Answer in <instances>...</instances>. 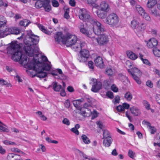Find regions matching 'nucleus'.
Listing matches in <instances>:
<instances>
[{
  "label": "nucleus",
  "instance_id": "obj_1",
  "mask_svg": "<svg viewBox=\"0 0 160 160\" xmlns=\"http://www.w3.org/2000/svg\"><path fill=\"white\" fill-rule=\"evenodd\" d=\"M20 49L19 45L12 42L10 47L8 48V52L12 55V58L14 61H20L21 64H23L28 68L34 70L36 73L33 77L37 76L40 78L45 77L47 73L43 71L50 70L51 66L48 63L40 62L34 57L28 59V57L23 54Z\"/></svg>",
  "mask_w": 160,
  "mask_h": 160
},
{
  "label": "nucleus",
  "instance_id": "obj_2",
  "mask_svg": "<svg viewBox=\"0 0 160 160\" xmlns=\"http://www.w3.org/2000/svg\"><path fill=\"white\" fill-rule=\"evenodd\" d=\"M63 39L64 44H66L67 47H71L75 51H79L85 45V42L81 43L79 41L77 40L75 36L69 33H67Z\"/></svg>",
  "mask_w": 160,
  "mask_h": 160
},
{
  "label": "nucleus",
  "instance_id": "obj_3",
  "mask_svg": "<svg viewBox=\"0 0 160 160\" xmlns=\"http://www.w3.org/2000/svg\"><path fill=\"white\" fill-rule=\"evenodd\" d=\"M90 23L92 24L93 31L95 34L98 35L104 31L105 28L103 25L96 20L94 19L91 20Z\"/></svg>",
  "mask_w": 160,
  "mask_h": 160
},
{
  "label": "nucleus",
  "instance_id": "obj_4",
  "mask_svg": "<svg viewBox=\"0 0 160 160\" xmlns=\"http://www.w3.org/2000/svg\"><path fill=\"white\" fill-rule=\"evenodd\" d=\"M119 22V18L114 13L109 14L105 19L106 23L113 27H117L118 24Z\"/></svg>",
  "mask_w": 160,
  "mask_h": 160
},
{
  "label": "nucleus",
  "instance_id": "obj_5",
  "mask_svg": "<svg viewBox=\"0 0 160 160\" xmlns=\"http://www.w3.org/2000/svg\"><path fill=\"white\" fill-rule=\"evenodd\" d=\"M35 6L37 8H39L43 7L45 11L49 12L51 10L50 0H37L35 3Z\"/></svg>",
  "mask_w": 160,
  "mask_h": 160
},
{
  "label": "nucleus",
  "instance_id": "obj_6",
  "mask_svg": "<svg viewBox=\"0 0 160 160\" xmlns=\"http://www.w3.org/2000/svg\"><path fill=\"white\" fill-rule=\"evenodd\" d=\"M128 72L132 75V78L139 84H140L141 81L139 77L142 75V72L137 68H134L131 69H128Z\"/></svg>",
  "mask_w": 160,
  "mask_h": 160
},
{
  "label": "nucleus",
  "instance_id": "obj_7",
  "mask_svg": "<svg viewBox=\"0 0 160 160\" xmlns=\"http://www.w3.org/2000/svg\"><path fill=\"white\" fill-rule=\"evenodd\" d=\"M78 16L79 18L84 22H88L90 23V20L93 19L90 15L89 12L85 9L83 8L80 10Z\"/></svg>",
  "mask_w": 160,
  "mask_h": 160
},
{
  "label": "nucleus",
  "instance_id": "obj_8",
  "mask_svg": "<svg viewBox=\"0 0 160 160\" xmlns=\"http://www.w3.org/2000/svg\"><path fill=\"white\" fill-rule=\"evenodd\" d=\"M86 45L83 47L79 51H77L80 52L81 56L78 58V60L80 62H85L88 58L89 56V52L86 49H82Z\"/></svg>",
  "mask_w": 160,
  "mask_h": 160
},
{
  "label": "nucleus",
  "instance_id": "obj_9",
  "mask_svg": "<svg viewBox=\"0 0 160 160\" xmlns=\"http://www.w3.org/2000/svg\"><path fill=\"white\" fill-rule=\"evenodd\" d=\"M94 39L100 45L106 44L109 41L108 36L104 34H100L98 38H95L94 37Z\"/></svg>",
  "mask_w": 160,
  "mask_h": 160
},
{
  "label": "nucleus",
  "instance_id": "obj_10",
  "mask_svg": "<svg viewBox=\"0 0 160 160\" xmlns=\"http://www.w3.org/2000/svg\"><path fill=\"white\" fill-rule=\"evenodd\" d=\"M93 82L92 85L91 90L92 92H98L102 88V84L99 81H97V79H92Z\"/></svg>",
  "mask_w": 160,
  "mask_h": 160
},
{
  "label": "nucleus",
  "instance_id": "obj_11",
  "mask_svg": "<svg viewBox=\"0 0 160 160\" xmlns=\"http://www.w3.org/2000/svg\"><path fill=\"white\" fill-rule=\"evenodd\" d=\"M25 46H24L23 48L26 54L31 57L33 56L34 50L31 47L32 44L31 43H26V42H25Z\"/></svg>",
  "mask_w": 160,
  "mask_h": 160
},
{
  "label": "nucleus",
  "instance_id": "obj_12",
  "mask_svg": "<svg viewBox=\"0 0 160 160\" xmlns=\"http://www.w3.org/2000/svg\"><path fill=\"white\" fill-rule=\"evenodd\" d=\"M158 44L157 41L154 38L150 39L147 43V46L149 48H152L157 46Z\"/></svg>",
  "mask_w": 160,
  "mask_h": 160
},
{
  "label": "nucleus",
  "instance_id": "obj_13",
  "mask_svg": "<svg viewBox=\"0 0 160 160\" xmlns=\"http://www.w3.org/2000/svg\"><path fill=\"white\" fill-rule=\"evenodd\" d=\"M7 158L8 160H19L20 159H22L20 158V156L19 155L13 153H9Z\"/></svg>",
  "mask_w": 160,
  "mask_h": 160
},
{
  "label": "nucleus",
  "instance_id": "obj_14",
  "mask_svg": "<svg viewBox=\"0 0 160 160\" xmlns=\"http://www.w3.org/2000/svg\"><path fill=\"white\" fill-rule=\"evenodd\" d=\"M94 61L97 67H98L100 68H102L104 67L103 62L101 57L98 56L95 60Z\"/></svg>",
  "mask_w": 160,
  "mask_h": 160
},
{
  "label": "nucleus",
  "instance_id": "obj_15",
  "mask_svg": "<svg viewBox=\"0 0 160 160\" xmlns=\"http://www.w3.org/2000/svg\"><path fill=\"white\" fill-rule=\"evenodd\" d=\"M5 29L7 35L10 34H18L20 32L19 30L17 28H6Z\"/></svg>",
  "mask_w": 160,
  "mask_h": 160
},
{
  "label": "nucleus",
  "instance_id": "obj_16",
  "mask_svg": "<svg viewBox=\"0 0 160 160\" xmlns=\"http://www.w3.org/2000/svg\"><path fill=\"white\" fill-rule=\"evenodd\" d=\"M100 10L104 12H108L109 10L108 4L105 1L101 2L100 6Z\"/></svg>",
  "mask_w": 160,
  "mask_h": 160
},
{
  "label": "nucleus",
  "instance_id": "obj_17",
  "mask_svg": "<svg viewBox=\"0 0 160 160\" xmlns=\"http://www.w3.org/2000/svg\"><path fill=\"white\" fill-rule=\"evenodd\" d=\"M130 110L131 113L135 116H137L141 115L140 110L136 107L133 106L130 108Z\"/></svg>",
  "mask_w": 160,
  "mask_h": 160
},
{
  "label": "nucleus",
  "instance_id": "obj_18",
  "mask_svg": "<svg viewBox=\"0 0 160 160\" xmlns=\"http://www.w3.org/2000/svg\"><path fill=\"white\" fill-rule=\"evenodd\" d=\"M62 33L61 32H58L55 35L54 38L58 42L62 41L63 43V39L65 38V36H62Z\"/></svg>",
  "mask_w": 160,
  "mask_h": 160
},
{
  "label": "nucleus",
  "instance_id": "obj_19",
  "mask_svg": "<svg viewBox=\"0 0 160 160\" xmlns=\"http://www.w3.org/2000/svg\"><path fill=\"white\" fill-rule=\"evenodd\" d=\"M107 12L100 10H98L96 12V13L98 18L102 19H103L106 17L107 15Z\"/></svg>",
  "mask_w": 160,
  "mask_h": 160
},
{
  "label": "nucleus",
  "instance_id": "obj_20",
  "mask_svg": "<svg viewBox=\"0 0 160 160\" xmlns=\"http://www.w3.org/2000/svg\"><path fill=\"white\" fill-rule=\"evenodd\" d=\"M148 11L152 15L155 17H157L160 16L158 11L156 8L153 7L149 8Z\"/></svg>",
  "mask_w": 160,
  "mask_h": 160
},
{
  "label": "nucleus",
  "instance_id": "obj_21",
  "mask_svg": "<svg viewBox=\"0 0 160 160\" xmlns=\"http://www.w3.org/2000/svg\"><path fill=\"white\" fill-rule=\"evenodd\" d=\"M29 39L33 45H36L39 41V37L37 36L32 35L30 37Z\"/></svg>",
  "mask_w": 160,
  "mask_h": 160
},
{
  "label": "nucleus",
  "instance_id": "obj_22",
  "mask_svg": "<svg viewBox=\"0 0 160 160\" xmlns=\"http://www.w3.org/2000/svg\"><path fill=\"white\" fill-rule=\"evenodd\" d=\"M118 77L119 79L123 82L124 85H126L128 84V82H129L128 78L123 75L122 74L120 73L119 74Z\"/></svg>",
  "mask_w": 160,
  "mask_h": 160
},
{
  "label": "nucleus",
  "instance_id": "obj_23",
  "mask_svg": "<svg viewBox=\"0 0 160 160\" xmlns=\"http://www.w3.org/2000/svg\"><path fill=\"white\" fill-rule=\"evenodd\" d=\"M104 140L103 141V144L106 147H109L110 146L112 142V138H103Z\"/></svg>",
  "mask_w": 160,
  "mask_h": 160
},
{
  "label": "nucleus",
  "instance_id": "obj_24",
  "mask_svg": "<svg viewBox=\"0 0 160 160\" xmlns=\"http://www.w3.org/2000/svg\"><path fill=\"white\" fill-rule=\"evenodd\" d=\"M52 85L53 87V88L55 91L58 92L62 88V86L60 85H58L56 82H53Z\"/></svg>",
  "mask_w": 160,
  "mask_h": 160
},
{
  "label": "nucleus",
  "instance_id": "obj_25",
  "mask_svg": "<svg viewBox=\"0 0 160 160\" xmlns=\"http://www.w3.org/2000/svg\"><path fill=\"white\" fill-rule=\"evenodd\" d=\"M127 55L128 57L132 60H134L138 58V56L134 53L131 51L127 52Z\"/></svg>",
  "mask_w": 160,
  "mask_h": 160
},
{
  "label": "nucleus",
  "instance_id": "obj_26",
  "mask_svg": "<svg viewBox=\"0 0 160 160\" xmlns=\"http://www.w3.org/2000/svg\"><path fill=\"white\" fill-rule=\"evenodd\" d=\"M78 153L82 160H90L89 156L85 154L83 152L78 150Z\"/></svg>",
  "mask_w": 160,
  "mask_h": 160
},
{
  "label": "nucleus",
  "instance_id": "obj_27",
  "mask_svg": "<svg viewBox=\"0 0 160 160\" xmlns=\"http://www.w3.org/2000/svg\"><path fill=\"white\" fill-rule=\"evenodd\" d=\"M157 3V1L156 0H148L147 3V7L148 8H153Z\"/></svg>",
  "mask_w": 160,
  "mask_h": 160
},
{
  "label": "nucleus",
  "instance_id": "obj_28",
  "mask_svg": "<svg viewBox=\"0 0 160 160\" xmlns=\"http://www.w3.org/2000/svg\"><path fill=\"white\" fill-rule=\"evenodd\" d=\"M146 25L145 23H141L137 28V32H139L143 31L145 28Z\"/></svg>",
  "mask_w": 160,
  "mask_h": 160
},
{
  "label": "nucleus",
  "instance_id": "obj_29",
  "mask_svg": "<svg viewBox=\"0 0 160 160\" xmlns=\"http://www.w3.org/2000/svg\"><path fill=\"white\" fill-rule=\"evenodd\" d=\"M135 7L136 11L139 14L141 15L143 14V12L145 11L139 5H136Z\"/></svg>",
  "mask_w": 160,
  "mask_h": 160
},
{
  "label": "nucleus",
  "instance_id": "obj_30",
  "mask_svg": "<svg viewBox=\"0 0 160 160\" xmlns=\"http://www.w3.org/2000/svg\"><path fill=\"white\" fill-rule=\"evenodd\" d=\"M103 138H111L110 133L107 130H103Z\"/></svg>",
  "mask_w": 160,
  "mask_h": 160
},
{
  "label": "nucleus",
  "instance_id": "obj_31",
  "mask_svg": "<svg viewBox=\"0 0 160 160\" xmlns=\"http://www.w3.org/2000/svg\"><path fill=\"white\" fill-rule=\"evenodd\" d=\"M38 27L43 32L45 33L46 34L49 35L51 34V32H50L48 31L46 29L44 26L40 24H38Z\"/></svg>",
  "mask_w": 160,
  "mask_h": 160
},
{
  "label": "nucleus",
  "instance_id": "obj_32",
  "mask_svg": "<svg viewBox=\"0 0 160 160\" xmlns=\"http://www.w3.org/2000/svg\"><path fill=\"white\" fill-rule=\"evenodd\" d=\"M82 139L84 143L88 144L90 143V141L88 138L85 135L83 134L81 136Z\"/></svg>",
  "mask_w": 160,
  "mask_h": 160
},
{
  "label": "nucleus",
  "instance_id": "obj_33",
  "mask_svg": "<svg viewBox=\"0 0 160 160\" xmlns=\"http://www.w3.org/2000/svg\"><path fill=\"white\" fill-rule=\"evenodd\" d=\"M124 98L128 101H130L132 99V96L130 92H127L124 95Z\"/></svg>",
  "mask_w": 160,
  "mask_h": 160
},
{
  "label": "nucleus",
  "instance_id": "obj_34",
  "mask_svg": "<svg viewBox=\"0 0 160 160\" xmlns=\"http://www.w3.org/2000/svg\"><path fill=\"white\" fill-rule=\"evenodd\" d=\"M7 35L6 29L4 28L0 29V38H3Z\"/></svg>",
  "mask_w": 160,
  "mask_h": 160
},
{
  "label": "nucleus",
  "instance_id": "obj_35",
  "mask_svg": "<svg viewBox=\"0 0 160 160\" xmlns=\"http://www.w3.org/2000/svg\"><path fill=\"white\" fill-rule=\"evenodd\" d=\"M2 125L5 126L4 124L0 121V132H9V130L7 128L2 126Z\"/></svg>",
  "mask_w": 160,
  "mask_h": 160
},
{
  "label": "nucleus",
  "instance_id": "obj_36",
  "mask_svg": "<svg viewBox=\"0 0 160 160\" xmlns=\"http://www.w3.org/2000/svg\"><path fill=\"white\" fill-rule=\"evenodd\" d=\"M6 20L5 19H4L3 21H0V27L1 29L4 28L5 29L6 28H8L6 25Z\"/></svg>",
  "mask_w": 160,
  "mask_h": 160
},
{
  "label": "nucleus",
  "instance_id": "obj_37",
  "mask_svg": "<svg viewBox=\"0 0 160 160\" xmlns=\"http://www.w3.org/2000/svg\"><path fill=\"white\" fill-rule=\"evenodd\" d=\"M73 104L75 107L78 109H79L80 107L79 106L80 104V102L78 101V100H75L73 101Z\"/></svg>",
  "mask_w": 160,
  "mask_h": 160
},
{
  "label": "nucleus",
  "instance_id": "obj_38",
  "mask_svg": "<svg viewBox=\"0 0 160 160\" xmlns=\"http://www.w3.org/2000/svg\"><path fill=\"white\" fill-rule=\"evenodd\" d=\"M143 103L145 108L147 110H149L150 109V106L148 102L146 100H144L143 101Z\"/></svg>",
  "mask_w": 160,
  "mask_h": 160
},
{
  "label": "nucleus",
  "instance_id": "obj_39",
  "mask_svg": "<svg viewBox=\"0 0 160 160\" xmlns=\"http://www.w3.org/2000/svg\"><path fill=\"white\" fill-rule=\"evenodd\" d=\"M106 74L108 76H112L113 75V73L112 69L109 68L106 69Z\"/></svg>",
  "mask_w": 160,
  "mask_h": 160
},
{
  "label": "nucleus",
  "instance_id": "obj_40",
  "mask_svg": "<svg viewBox=\"0 0 160 160\" xmlns=\"http://www.w3.org/2000/svg\"><path fill=\"white\" fill-rule=\"evenodd\" d=\"M80 31L83 34H84L85 35H88V36L90 38H92L93 37H91L90 36H89V35L88 33V32L87 31V30L85 29L84 28H82L80 29Z\"/></svg>",
  "mask_w": 160,
  "mask_h": 160
},
{
  "label": "nucleus",
  "instance_id": "obj_41",
  "mask_svg": "<svg viewBox=\"0 0 160 160\" xmlns=\"http://www.w3.org/2000/svg\"><path fill=\"white\" fill-rule=\"evenodd\" d=\"M154 54L157 57H160V50L157 48L153 49Z\"/></svg>",
  "mask_w": 160,
  "mask_h": 160
},
{
  "label": "nucleus",
  "instance_id": "obj_42",
  "mask_svg": "<svg viewBox=\"0 0 160 160\" xmlns=\"http://www.w3.org/2000/svg\"><path fill=\"white\" fill-rule=\"evenodd\" d=\"M27 21L26 20H25L22 21H20L19 22V24L21 26H28V25L29 24L30 22H27Z\"/></svg>",
  "mask_w": 160,
  "mask_h": 160
},
{
  "label": "nucleus",
  "instance_id": "obj_43",
  "mask_svg": "<svg viewBox=\"0 0 160 160\" xmlns=\"http://www.w3.org/2000/svg\"><path fill=\"white\" fill-rule=\"evenodd\" d=\"M147 21H149L150 20V18L148 13H146L145 11L143 12V14L141 15Z\"/></svg>",
  "mask_w": 160,
  "mask_h": 160
},
{
  "label": "nucleus",
  "instance_id": "obj_44",
  "mask_svg": "<svg viewBox=\"0 0 160 160\" xmlns=\"http://www.w3.org/2000/svg\"><path fill=\"white\" fill-rule=\"evenodd\" d=\"M138 23V22L136 20H134L132 21L131 22L132 27L133 28H135Z\"/></svg>",
  "mask_w": 160,
  "mask_h": 160
},
{
  "label": "nucleus",
  "instance_id": "obj_45",
  "mask_svg": "<svg viewBox=\"0 0 160 160\" xmlns=\"http://www.w3.org/2000/svg\"><path fill=\"white\" fill-rule=\"evenodd\" d=\"M80 111V114L83 116H85V114L86 113V111L87 110V108H81L79 109Z\"/></svg>",
  "mask_w": 160,
  "mask_h": 160
},
{
  "label": "nucleus",
  "instance_id": "obj_46",
  "mask_svg": "<svg viewBox=\"0 0 160 160\" xmlns=\"http://www.w3.org/2000/svg\"><path fill=\"white\" fill-rule=\"evenodd\" d=\"M3 143L6 145H16V143L13 142H12L7 140H5L3 141Z\"/></svg>",
  "mask_w": 160,
  "mask_h": 160
},
{
  "label": "nucleus",
  "instance_id": "obj_47",
  "mask_svg": "<svg viewBox=\"0 0 160 160\" xmlns=\"http://www.w3.org/2000/svg\"><path fill=\"white\" fill-rule=\"evenodd\" d=\"M64 104L65 107L66 108H68L70 106V100L68 99H67L66 100Z\"/></svg>",
  "mask_w": 160,
  "mask_h": 160
},
{
  "label": "nucleus",
  "instance_id": "obj_48",
  "mask_svg": "<svg viewBox=\"0 0 160 160\" xmlns=\"http://www.w3.org/2000/svg\"><path fill=\"white\" fill-rule=\"evenodd\" d=\"M128 156L132 158H133L134 157L135 153L131 150H129L128 152Z\"/></svg>",
  "mask_w": 160,
  "mask_h": 160
},
{
  "label": "nucleus",
  "instance_id": "obj_49",
  "mask_svg": "<svg viewBox=\"0 0 160 160\" xmlns=\"http://www.w3.org/2000/svg\"><path fill=\"white\" fill-rule=\"evenodd\" d=\"M69 11V9H67L64 14V17L67 19H68L69 18V16L68 14Z\"/></svg>",
  "mask_w": 160,
  "mask_h": 160
},
{
  "label": "nucleus",
  "instance_id": "obj_50",
  "mask_svg": "<svg viewBox=\"0 0 160 160\" xmlns=\"http://www.w3.org/2000/svg\"><path fill=\"white\" fill-rule=\"evenodd\" d=\"M155 99L157 102L160 105V94H156Z\"/></svg>",
  "mask_w": 160,
  "mask_h": 160
},
{
  "label": "nucleus",
  "instance_id": "obj_51",
  "mask_svg": "<svg viewBox=\"0 0 160 160\" xmlns=\"http://www.w3.org/2000/svg\"><path fill=\"white\" fill-rule=\"evenodd\" d=\"M55 155L53 154H51L48 155V160H55Z\"/></svg>",
  "mask_w": 160,
  "mask_h": 160
},
{
  "label": "nucleus",
  "instance_id": "obj_52",
  "mask_svg": "<svg viewBox=\"0 0 160 160\" xmlns=\"http://www.w3.org/2000/svg\"><path fill=\"white\" fill-rule=\"evenodd\" d=\"M106 96L111 99L113 98V93L111 91H108L106 93Z\"/></svg>",
  "mask_w": 160,
  "mask_h": 160
},
{
  "label": "nucleus",
  "instance_id": "obj_53",
  "mask_svg": "<svg viewBox=\"0 0 160 160\" xmlns=\"http://www.w3.org/2000/svg\"><path fill=\"white\" fill-rule=\"evenodd\" d=\"M62 123L67 125H69L70 124L69 120L67 118H65L62 121Z\"/></svg>",
  "mask_w": 160,
  "mask_h": 160
},
{
  "label": "nucleus",
  "instance_id": "obj_54",
  "mask_svg": "<svg viewBox=\"0 0 160 160\" xmlns=\"http://www.w3.org/2000/svg\"><path fill=\"white\" fill-rule=\"evenodd\" d=\"M97 0H87L88 3L90 5H92L94 7L95 5V2Z\"/></svg>",
  "mask_w": 160,
  "mask_h": 160
},
{
  "label": "nucleus",
  "instance_id": "obj_55",
  "mask_svg": "<svg viewBox=\"0 0 160 160\" xmlns=\"http://www.w3.org/2000/svg\"><path fill=\"white\" fill-rule=\"evenodd\" d=\"M52 5L54 7H58L59 5L58 2L55 0H53L52 1Z\"/></svg>",
  "mask_w": 160,
  "mask_h": 160
},
{
  "label": "nucleus",
  "instance_id": "obj_56",
  "mask_svg": "<svg viewBox=\"0 0 160 160\" xmlns=\"http://www.w3.org/2000/svg\"><path fill=\"white\" fill-rule=\"evenodd\" d=\"M88 66L90 69H93L94 67L93 62L91 61H89L88 62Z\"/></svg>",
  "mask_w": 160,
  "mask_h": 160
},
{
  "label": "nucleus",
  "instance_id": "obj_57",
  "mask_svg": "<svg viewBox=\"0 0 160 160\" xmlns=\"http://www.w3.org/2000/svg\"><path fill=\"white\" fill-rule=\"evenodd\" d=\"M96 124L98 125V127L101 129H102L103 130L102 128L103 127V126L102 125V122L100 121H97L96 122Z\"/></svg>",
  "mask_w": 160,
  "mask_h": 160
},
{
  "label": "nucleus",
  "instance_id": "obj_58",
  "mask_svg": "<svg viewBox=\"0 0 160 160\" xmlns=\"http://www.w3.org/2000/svg\"><path fill=\"white\" fill-rule=\"evenodd\" d=\"M120 100V97L118 96H117L115 97L114 99V103H119Z\"/></svg>",
  "mask_w": 160,
  "mask_h": 160
},
{
  "label": "nucleus",
  "instance_id": "obj_59",
  "mask_svg": "<svg viewBox=\"0 0 160 160\" xmlns=\"http://www.w3.org/2000/svg\"><path fill=\"white\" fill-rule=\"evenodd\" d=\"M71 131L75 133L76 134L78 135L79 134V132L78 129H76L75 128H72L71 129Z\"/></svg>",
  "mask_w": 160,
  "mask_h": 160
},
{
  "label": "nucleus",
  "instance_id": "obj_60",
  "mask_svg": "<svg viewBox=\"0 0 160 160\" xmlns=\"http://www.w3.org/2000/svg\"><path fill=\"white\" fill-rule=\"evenodd\" d=\"M146 85L150 88L153 87V84L151 81H148L146 82Z\"/></svg>",
  "mask_w": 160,
  "mask_h": 160
},
{
  "label": "nucleus",
  "instance_id": "obj_61",
  "mask_svg": "<svg viewBox=\"0 0 160 160\" xmlns=\"http://www.w3.org/2000/svg\"><path fill=\"white\" fill-rule=\"evenodd\" d=\"M8 6V4L4 3L3 2L2 0H0V7H7Z\"/></svg>",
  "mask_w": 160,
  "mask_h": 160
},
{
  "label": "nucleus",
  "instance_id": "obj_62",
  "mask_svg": "<svg viewBox=\"0 0 160 160\" xmlns=\"http://www.w3.org/2000/svg\"><path fill=\"white\" fill-rule=\"evenodd\" d=\"M116 109L118 112L122 111H124L123 107L121 105H119L116 108Z\"/></svg>",
  "mask_w": 160,
  "mask_h": 160
},
{
  "label": "nucleus",
  "instance_id": "obj_63",
  "mask_svg": "<svg viewBox=\"0 0 160 160\" xmlns=\"http://www.w3.org/2000/svg\"><path fill=\"white\" fill-rule=\"evenodd\" d=\"M111 89L113 92H117L118 91V88L114 85H112L111 87Z\"/></svg>",
  "mask_w": 160,
  "mask_h": 160
},
{
  "label": "nucleus",
  "instance_id": "obj_64",
  "mask_svg": "<svg viewBox=\"0 0 160 160\" xmlns=\"http://www.w3.org/2000/svg\"><path fill=\"white\" fill-rule=\"evenodd\" d=\"M143 62L146 65L150 66L151 65L150 63L149 62L148 60L146 59L142 60Z\"/></svg>",
  "mask_w": 160,
  "mask_h": 160
}]
</instances>
